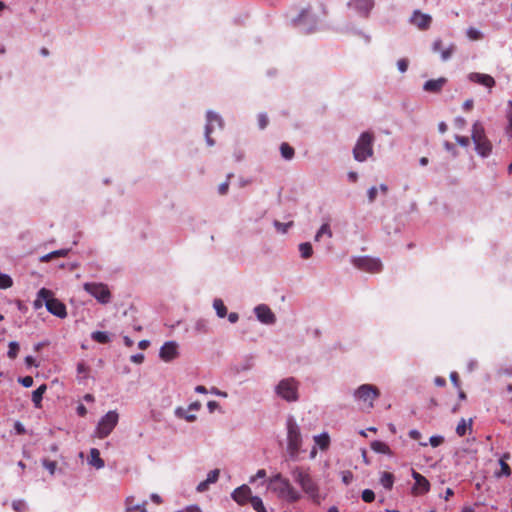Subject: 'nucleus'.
<instances>
[{
  "label": "nucleus",
  "instance_id": "obj_1",
  "mask_svg": "<svg viewBox=\"0 0 512 512\" xmlns=\"http://www.w3.org/2000/svg\"><path fill=\"white\" fill-rule=\"evenodd\" d=\"M290 474L300 487L301 492L314 504L319 505L324 500L325 496L321 494L319 481L311 473L309 467L295 466L291 469Z\"/></svg>",
  "mask_w": 512,
  "mask_h": 512
},
{
  "label": "nucleus",
  "instance_id": "obj_2",
  "mask_svg": "<svg viewBox=\"0 0 512 512\" xmlns=\"http://www.w3.org/2000/svg\"><path fill=\"white\" fill-rule=\"evenodd\" d=\"M268 489L275 493L280 500L288 503H296L302 498V493L281 473H276L268 479Z\"/></svg>",
  "mask_w": 512,
  "mask_h": 512
},
{
  "label": "nucleus",
  "instance_id": "obj_3",
  "mask_svg": "<svg viewBox=\"0 0 512 512\" xmlns=\"http://www.w3.org/2000/svg\"><path fill=\"white\" fill-rule=\"evenodd\" d=\"M471 138L475 145L476 152L481 157H487L492 152V143L485 134L484 126L481 122L476 121L472 126Z\"/></svg>",
  "mask_w": 512,
  "mask_h": 512
},
{
  "label": "nucleus",
  "instance_id": "obj_4",
  "mask_svg": "<svg viewBox=\"0 0 512 512\" xmlns=\"http://www.w3.org/2000/svg\"><path fill=\"white\" fill-rule=\"evenodd\" d=\"M374 135L371 132H363L358 138L353 149V157L356 161L363 162L373 155Z\"/></svg>",
  "mask_w": 512,
  "mask_h": 512
},
{
  "label": "nucleus",
  "instance_id": "obj_5",
  "mask_svg": "<svg viewBox=\"0 0 512 512\" xmlns=\"http://www.w3.org/2000/svg\"><path fill=\"white\" fill-rule=\"evenodd\" d=\"M39 296L45 300V306L52 315L61 319L67 316V309L65 304L59 299L55 298L51 290L41 288L39 290Z\"/></svg>",
  "mask_w": 512,
  "mask_h": 512
},
{
  "label": "nucleus",
  "instance_id": "obj_6",
  "mask_svg": "<svg viewBox=\"0 0 512 512\" xmlns=\"http://www.w3.org/2000/svg\"><path fill=\"white\" fill-rule=\"evenodd\" d=\"M298 388V381L293 377H289L281 380L278 383V385L275 388V392L282 399L288 402H295L299 398Z\"/></svg>",
  "mask_w": 512,
  "mask_h": 512
},
{
  "label": "nucleus",
  "instance_id": "obj_7",
  "mask_svg": "<svg viewBox=\"0 0 512 512\" xmlns=\"http://www.w3.org/2000/svg\"><path fill=\"white\" fill-rule=\"evenodd\" d=\"M287 449L292 457H295L302 445V436L299 426L293 418L287 420Z\"/></svg>",
  "mask_w": 512,
  "mask_h": 512
},
{
  "label": "nucleus",
  "instance_id": "obj_8",
  "mask_svg": "<svg viewBox=\"0 0 512 512\" xmlns=\"http://www.w3.org/2000/svg\"><path fill=\"white\" fill-rule=\"evenodd\" d=\"M379 389L371 384L361 385L354 393L356 399L362 401L366 409L374 407V401L379 397Z\"/></svg>",
  "mask_w": 512,
  "mask_h": 512
},
{
  "label": "nucleus",
  "instance_id": "obj_9",
  "mask_svg": "<svg viewBox=\"0 0 512 512\" xmlns=\"http://www.w3.org/2000/svg\"><path fill=\"white\" fill-rule=\"evenodd\" d=\"M83 288L101 304H108L111 301V292L104 283L87 282Z\"/></svg>",
  "mask_w": 512,
  "mask_h": 512
},
{
  "label": "nucleus",
  "instance_id": "obj_10",
  "mask_svg": "<svg viewBox=\"0 0 512 512\" xmlns=\"http://www.w3.org/2000/svg\"><path fill=\"white\" fill-rule=\"evenodd\" d=\"M119 420V415L116 411L107 412L98 422L96 434L99 438L107 437L115 428Z\"/></svg>",
  "mask_w": 512,
  "mask_h": 512
},
{
  "label": "nucleus",
  "instance_id": "obj_11",
  "mask_svg": "<svg viewBox=\"0 0 512 512\" xmlns=\"http://www.w3.org/2000/svg\"><path fill=\"white\" fill-rule=\"evenodd\" d=\"M353 264L360 270L369 273H378L382 270V262L378 258H372L368 256H362L355 258Z\"/></svg>",
  "mask_w": 512,
  "mask_h": 512
},
{
  "label": "nucleus",
  "instance_id": "obj_12",
  "mask_svg": "<svg viewBox=\"0 0 512 512\" xmlns=\"http://www.w3.org/2000/svg\"><path fill=\"white\" fill-rule=\"evenodd\" d=\"M222 119L219 115L209 111L207 113V123L205 127V137L206 142L209 146L214 145V140L211 138V133L213 132L214 128L217 126L218 128H222Z\"/></svg>",
  "mask_w": 512,
  "mask_h": 512
},
{
  "label": "nucleus",
  "instance_id": "obj_13",
  "mask_svg": "<svg viewBox=\"0 0 512 512\" xmlns=\"http://www.w3.org/2000/svg\"><path fill=\"white\" fill-rule=\"evenodd\" d=\"M348 6L360 16L367 18L375 6L374 0H350Z\"/></svg>",
  "mask_w": 512,
  "mask_h": 512
},
{
  "label": "nucleus",
  "instance_id": "obj_14",
  "mask_svg": "<svg viewBox=\"0 0 512 512\" xmlns=\"http://www.w3.org/2000/svg\"><path fill=\"white\" fill-rule=\"evenodd\" d=\"M410 23L419 30L425 31L430 28L432 17L429 14L422 13L420 10H414L410 18Z\"/></svg>",
  "mask_w": 512,
  "mask_h": 512
},
{
  "label": "nucleus",
  "instance_id": "obj_15",
  "mask_svg": "<svg viewBox=\"0 0 512 512\" xmlns=\"http://www.w3.org/2000/svg\"><path fill=\"white\" fill-rule=\"evenodd\" d=\"M455 50L456 46L454 43H450L447 47H444L443 41L440 38L435 39L432 43V51L434 53H439L442 61L449 60Z\"/></svg>",
  "mask_w": 512,
  "mask_h": 512
},
{
  "label": "nucleus",
  "instance_id": "obj_16",
  "mask_svg": "<svg viewBox=\"0 0 512 512\" xmlns=\"http://www.w3.org/2000/svg\"><path fill=\"white\" fill-rule=\"evenodd\" d=\"M412 477L415 480V484L412 488V492L415 495H423L426 494L430 489L429 481L420 473L412 470Z\"/></svg>",
  "mask_w": 512,
  "mask_h": 512
},
{
  "label": "nucleus",
  "instance_id": "obj_17",
  "mask_svg": "<svg viewBox=\"0 0 512 512\" xmlns=\"http://www.w3.org/2000/svg\"><path fill=\"white\" fill-rule=\"evenodd\" d=\"M231 497L237 504L243 506L247 504L253 496H251L250 487L244 484L236 488L232 492Z\"/></svg>",
  "mask_w": 512,
  "mask_h": 512
},
{
  "label": "nucleus",
  "instance_id": "obj_18",
  "mask_svg": "<svg viewBox=\"0 0 512 512\" xmlns=\"http://www.w3.org/2000/svg\"><path fill=\"white\" fill-rule=\"evenodd\" d=\"M159 356L165 362H169L175 359L178 356L177 343L174 341L164 343V345L160 348Z\"/></svg>",
  "mask_w": 512,
  "mask_h": 512
},
{
  "label": "nucleus",
  "instance_id": "obj_19",
  "mask_svg": "<svg viewBox=\"0 0 512 512\" xmlns=\"http://www.w3.org/2000/svg\"><path fill=\"white\" fill-rule=\"evenodd\" d=\"M255 314L258 320L264 324H273L276 321L274 313L267 305L260 304L255 307Z\"/></svg>",
  "mask_w": 512,
  "mask_h": 512
},
{
  "label": "nucleus",
  "instance_id": "obj_20",
  "mask_svg": "<svg viewBox=\"0 0 512 512\" xmlns=\"http://www.w3.org/2000/svg\"><path fill=\"white\" fill-rule=\"evenodd\" d=\"M469 79L472 81V82H475L477 84H480V85H483L487 88H492L495 86V80L492 76L488 75V74H483V73H471L469 75Z\"/></svg>",
  "mask_w": 512,
  "mask_h": 512
},
{
  "label": "nucleus",
  "instance_id": "obj_21",
  "mask_svg": "<svg viewBox=\"0 0 512 512\" xmlns=\"http://www.w3.org/2000/svg\"><path fill=\"white\" fill-rule=\"evenodd\" d=\"M446 82L447 79L444 77H440L438 79H431L424 83L423 89L429 93H439L443 89Z\"/></svg>",
  "mask_w": 512,
  "mask_h": 512
},
{
  "label": "nucleus",
  "instance_id": "obj_22",
  "mask_svg": "<svg viewBox=\"0 0 512 512\" xmlns=\"http://www.w3.org/2000/svg\"><path fill=\"white\" fill-rule=\"evenodd\" d=\"M299 24H315L318 21V18L311 13L310 8H306L301 11L297 20Z\"/></svg>",
  "mask_w": 512,
  "mask_h": 512
},
{
  "label": "nucleus",
  "instance_id": "obj_23",
  "mask_svg": "<svg viewBox=\"0 0 512 512\" xmlns=\"http://www.w3.org/2000/svg\"><path fill=\"white\" fill-rule=\"evenodd\" d=\"M89 464L95 467L96 469H101L104 467L105 463L103 459L100 457V452L98 449L92 448L90 450Z\"/></svg>",
  "mask_w": 512,
  "mask_h": 512
},
{
  "label": "nucleus",
  "instance_id": "obj_24",
  "mask_svg": "<svg viewBox=\"0 0 512 512\" xmlns=\"http://www.w3.org/2000/svg\"><path fill=\"white\" fill-rule=\"evenodd\" d=\"M46 390H47L46 384H42L35 391H33L32 401L36 408L41 407V401L43 398V394L46 392Z\"/></svg>",
  "mask_w": 512,
  "mask_h": 512
},
{
  "label": "nucleus",
  "instance_id": "obj_25",
  "mask_svg": "<svg viewBox=\"0 0 512 512\" xmlns=\"http://www.w3.org/2000/svg\"><path fill=\"white\" fill-rule=\"evenodd\" d=\"M315 443L319 446L321 450L328 449L330 445V437L327 433H322L320 435L314 436Z\"/></svg>",
  "mask_w": 512,
  "mask_h": 512
},
{
  "label": "nucleus",
  "instance_id": "obj_26",
  "mask_svg": "<svg viewBox=\"0 0 512 512\" xmlns=\"http://www.w3.org/2000/svg\"><path fill=\"white\" fill-rule=\"evenodd\" d=\"M380 483L385 489H392L394 484V475L390 472H383L380 477Z\"/></svg>",
  "mask_w": 512,
  "mask_h": 512
},
{
  "label": "nucleus",
  "instance_id": "obj_27",
  "mask_svg": "<svg viewBox=\"0 0 512 512\" xmlns=\"http://www.w3.org/2000/svg\"><path fill=\"white\" fill-rule=\"evenodd\" d=\"M68 252H69V250H67V249L55 250V251H53L51 253H48V254L42 256L40 258V260H41V262H48V261H50V260H52L54 258H59V257L67 256Z\"/></svg>",
  "mask_w": 512,
  "mask_h": 512
},
{
  "label": "nucleus",
  "instance_id": "obj_28",
  "mask_svg": "<svg viewBox=\"0 0 512 512\" xmlns=\"http://www.w3.org/2000/svg\"><path fill=\"white\" fill-rule=\"evenodd\" d=\"M371 449L377 453L390 454V447L382 441H373L371 443Z\"/></svg>",
  "mask_w": 512,
  "mask_h": 512
},
{
  "label": "nucleus",
  "instance_id": "obj_29",
  "mask_svg": "<svg viewBox=\"0 0 512 512\" xmlns=\"http://www.w3.org/2000/svg\"><path fill=\"white\" fill-rule=\"evenodd\" d=\"M280 152L284 159L291 160L294 157L295 151L288 143L284 142L280 146Z\"/></svg>",
  "mask_w": 512,
  "mask_h": 512
},
{
  "label": "nucleus",
  "instance_id": "obj_30",
  "mask_svg": "<svg viewBox=\"0 0 512 512\" xmlns=\"http://www.w3.org/2000/svg\"><path fill=\"white\" fill-rule=\"evenodd\" d=\"M213 307L216 310L217 316L219 318H224L227 315V308L221 299H215L213 302Z\"/></svg>",
  "mask_w": 512,
  "mask_h": 512
},
{
  "label": "nucleus",
  "instance_id": "obj_31",
  "mask_svg": "<svg viewBox=\"0 0 512 512\" xmlns=\"http://www.w3.org/2000/svg\"><path fill=\"white\" fill-rule=\"evenodd\" d=\"M508 458H509V455L508 454H504L503 457L500 459L501 470L497 474L498 476H506V477L510 476L511 469H510L509 465L506 462V460Z\"/></svg>",
  "mask_w": 512,
  "mask_h": 512
},
{
  "label": "nucleus",
  "instance_id": "obj_32",
  "mask_svg": "<svg viewBox=\"0 0 512 512\" xmlns=\"http://www.w3.org/2000/svg\"><path fill=\"white\" fill-rule=\"evenodd\" d=\"M89 372H90L89 366H87L83 361L79 362L77 364V374H78V378L80 380L87 379L89 376Z\"/></svg>",
  "mask_w": 512,
  "mask_h": 512
},
{
  "label": "nucleus",
  "instance_id": "obj_33",
  "mask_svg": "<svg viewBox=\"0 0 512 512\" xmlns=\"http://www.w3.org/2000/svg\"><path fill=\"white\" fill-rule=\"evenodd\" d=\"M91 338L101 344H106L110 341L109 335L103 331H95L91 334Z\"/></svg>",
  "mask_w": 512,
  "mask_h": 512
},
{
  "label": "nucleus",
  "instance_id": "obj_34",
  "mask_svg": "<svg viewBox=\"0 0 512 512\" xmlns=\"http://www.w3.org/2000/svg\"><path fill=\"white\" fill-rule=\"evenodd\" d=\"M299 251L301 253V257L304 259H308L312 256L313 249L309 242L301 243L299 245Z\"/></svg>",
  "mask_w": 512,
  "mask_h": 512
},
{
  "label": "nucleus",
  "instance_id": "obj_35",
  "mask_svg": "<svg viewBox=\"0 0 512 512\" xmlns=\"http://www.w3.org/2000/svg\"><path fill=\"white\" fill-rule=\"evenodd\" d=\"M326 234L329 238L332 237V231L330 229V226L328 223H324L320 229L318 230L316 236H315V240L316 241H319L320 238L322 237V235Z\"/></svg>",
  "mask_w": 512,
  "mask_h": 512
},
{
  "label": "nucleus",
  "instance_id": "obj_36",
  "mask_svg": "<svg viewBox=\"0 0 512 512\" xmlns=\"http://www.w3.org/2000/svg\"><path fill=\"white\" fill-rule=\"evenodd\" d=\"M9 349H8V352H7V356L10 358V359H15L19 353V350H20V347H19V344L17 342H10L9 343Z\"/></svg>",
  "mask_w": 512,
  "mask_h": 512
},
{
  "label": "nucleus",
  "instance_id": "obj_37",
  "mask_svg": "<svg viewBox=\"0 0 512 512\" xmlns=\"http://www.w3.org/2000/svg\"><path fill=\"white\" fill-rule=\"evenodd\" d=\"M466 34H467V37L472 41L480 40L483 37V34L479 30H477L473 27L468 28L466 31Z\"/></svg>",
  "mask_w": 512,
  "mask_h": 512
},
{
  "label": "nucleus",
  "instance_id": "obj_38",
  "mask_svg": "<svg viewBox=\"0 0 512 512\" xmlns=\"http://www.w3.org/2000/svg\"><path fill=\"white\" fill-rule=\"evenodd\" d=\"M13 285L11 277L7 274L0 273V288L7 289Z\"/></svg>",
  "mask_w": 512,
  "mask_h": 512
},
{
  "label": "nucleus",
  "instance_id": "obj_39",
  "mask_svg": "<svg viewBox=\"0 0 512 512\" xmlns=\"http://www.w3.org/2000/svg\"><path fill=\"white\" fill-rule=\"evenodd\" d=\"M12 508L15 512H27L28 508L24 500H14Z\"/></svg>",
  "mask_w": 512,
  "mask_h": 512
},
{
  "label": "nucleus",
  "instance_id": "obj_40",
  "mask_svg": "<svg viewBox=\"0 0 512 512\" xmlns=\"http://www.w3.org/2000/svg\"><path fill=\"white\" fill-rule=\"evenodd\" d=\"M507 120H508L507 134L509 137H512V100H510L508 102Z\"/></svg>",
  "mask_w": 512,
  "mask_h": 512
},
{
  "label": "nucleus",
  "instance_id": "obj_41",
  "mask_svg": "<svg viewBox=\"0 0 512 512\" xmlns=\"http://www.w3.org/2000/svg\"><path fill=\"white\" fill-rule=\"evenodd\" d=\"M362 500L366 503H371L375 500V493L370 489H365L362 491Z\"/></svg>",
  "mask_w": 512,
  "mask_h": 512
},
{
  "label": "nucleus",
  "instance_id": "obj_42",
  "mask_svg": "<svg viewBox=\"0 0 512 512\" xmlns=\"http://www.w3.org/2000/svg\"><path fill=\"white\" fill-rule=\"evenodd\" d=\"M252 505V507L254 508V510H256L257 512L262 509L264 506L263 504V501L260 497L258 496H253L250 501H249Z\"/></svg>",
  "mask_w": 512,
  "mask_h": 512
},
{
  "label": "nucleus",
  "instance_id": "obj_43",
  "mask_svg": "<svg viewBox=\"0 0 512 512\" xmlns=\"http://www.w3.org/2000/svg\"><path fill=\"white\" fill-rule=\"evenodd\" d=\"M467 429H468V425L465 421V419H461V421L458 423L457 427H456V433L462 437L466 434L467 432Z\"/></svg>",
  "mask_w": 512,
  "mask_h": 512
},
{
  "label": "nucleus",
  "instance_id": "obj_44",
  "mask_svg": "<svg viewBox=\"0 0 512 512\" xmlns=\"http://www.w3.org/2000/svg\"><path fill=\"white\" fill-rule=\"evenodd\" d=\"M43 466L49 471L51 475L55 473L57 463L55 461H51L49 459L43 460Z\"/></svg>",
  "mask_w": 512,
  "mask_h": 512
},
{
  "label": "nucleus",
  "instance_id": "obj_45",
  "mask_svg": "<svg viewBox=\"0 0 512 512\" xmlns=\"http://www.w3.org/2000/svg\"><path fill=\"white\" fill-rule=\"evenodd\" d=\"M219 475H220V470L219 469H214V470H211L208 475H207V482H209L210 484L212 483H215L217 482L218 478H219Z\"/></svg>",
  "mask_w": 512,
  "mask_h": 512
},
{
  "label": "nucleus",
  "instance_id": "obj_46",
  "mask_svg": "<svg viewBox=\"0 0 512 512\" xmlns=\"http://www.w3.org/2000/svg\"><path fill=\"white\" fill-rule=\"evenodd\" d=\"M292 225H293L292 221H290L288 223H281L279 221L274 222V226L276 227V229L282 233H286L288 228L291 227Z\"/></svg>",
  "mask_w": 512,
  "mask_h": 512
},
{
  "label": "nucleus",
  "instance_id": "obj_47",
  "mask_svg": "<svg viewBox=\"0 0 512 512\" xmlns=\"http://www.w3.org/2000/svg\"><path fill=\"white\" fill-rule=\"evenodd\" d=\"M195 329L200 333H207L208 332V326L207 322L204 320H199L196 322Z\"/></svg>",
  "mask_w": 512,
  "mask_h": 512
},
{
  "label": "nucleus",
  "instance_id": "obj_48",
  "mask_svg": "<svg viewBox=\"0 0 512 512\" xmlns=\"http://www.w3.org/2000/svg\"><path fill=\"white\" fill-rule=\"evenodd\" d=\"M231 176H232V175H231V174H229V175H228V179H227L224 183H222V184H220V185H219V187H218V192H219V194H220V195H225V194H227L228 189H229V179H230V177H231Z\"/></svg>",
  "mask_w": 512,
  "mask_h": 512
},
{
  "label": "nucleus",
  "instance_id": "obj_49",
  "mask_svg": "<svg viewBox=\"0 0 512 512\" xmlns=\"http://www.w3.org/2000/svg\"><path fill=\"white\" fill-rule=\"evenodd\" d=\"M268 122H269V120H268V117L266 114L262 113V114L258 115V125H259L260 129L266 128L268 125Z\"/></svg>",
  "mask_w": 512,
  "mask_h": 512
},
{
  "label": "nucleus",
  "instance_id": "obj_50",
  "mask_svg": "<svg viewBox=\"0 0 512 512\" xmlns=\"http://www.w3.org/2000/svg\"><path fill=\"white\" fill-rule=\"evenodd\" d=\"M431 446L438 447L444 442V438L442 436H432L429 439Z\"/></svg>",
  "mask_w": 512,
  "mask_h": 512
},
{
  "label": "nucleus",
  "instance_id": "obj_51",
  "mask_svg": "<svg viewBox=\"0 0 512 512\" xmlns=\"http://www.w3.org/2000/svg\"><path fill=\"white\" fill-rule=\"evenodd\" d=\"M24 387L29 388L33 385V378L31 376H25L18 380Z\"/></svg>",
  "mask_w": 512,
  "mask_h": 512
},
{
  "label": "nucleus",
  "instance_id": "obj_52",
  "mask_svg": "<svg viewBox=\"0 0 512 512\" xmlns=\"http://www.w3.org/2000/svg\"><path fill=\"white\" fill-rule=\"evenodd\" d=\"M455 140L462 147H467L469 145V143H470L469 138L466 137V136H459V135H457L455 137Z\"/></svg>",
  "mask_w": 512,
  "mask_h": 512
},
{
  "label": "nucleus",
  "instance_id": "obj_53",
  "mask_svg": "<svg viewBox=\"0 0 512 512\" xmlns=\"http://www.w3.org/2000/svg\"><path fill=\"white\" fill-rule=\"evenodd\" d=\"M397 66L400 72L404 73L408 69V60L407 59H399L397 61Z\"/></svg>",
  "mask_w": 512,
  "mask_h": 512
},
{
  "label": "nucleus",
  "instance_id": "obj_54",
  "mask_svg": "<svg viewBox=\"0 0 512 512\" xmlns=\"http://www.w3.org/2000/svg\"><path fill=\"white\" fill-rule=\"evenodd\" d=\"M377 188L375 186L371 187L369 190H368V200L369 202H373L375 201L376 197H377Z\"/></svg>",
  "mask_w": 512,
  "mask_h": 512
},
{
  "label": "nucleus",
  "instance_id": "obj_55",
  "mask_svg": "<svg viewBox=\"0 0 512 512\" xmlns=\"http://www.w3.org/2000/svg\"><path fill=\"white\" fill-rule=\"evenodd\" d=\"M43 305H45V300L39 296V292H38L37 298L33 302V307L35 309H40Z\"/></svg>",
  "mask_w": 512,
  "mask_h": 512
},
{
  "label": "nucleus",
  "instance_id": "obj_56",
  "mask_svg": "<svg viewBox=\"0 0 512 512\" xmlns=\"http://www.w3.org/2000/svg\"><path fill=\"white\" fill-rule=\"evenodd\" d=\"M209 485H210V483H209V482H207V480H204V481H202V482H200V483L198 484V486H197V491H198V492H205L206 490H208Z\"/></svg>",
  "mask_w": 512,
  "mask_h": 512
},
{
  "label": "nucleus",
  "instance_id": "obj_57",
  "mask_svg": "<svg viewBox=\"0 0 512 512\" xmlns=\"http://www.w3.org/2000/svg\"><path fill=\"white\" fill-rule=\"evenodd\" d=\"M176 512H202L201 509L199 508V506L197 505H191V506H188L186 507L185 509L183 510H179V511H176Z\"/></svg>",
  "mask_w": 512,
  "mask_h": 512
},
{
  "label": "nucleus",
  "instance_id": "obj_58",
  "mask_svg": "<svg viewBox=\"0 0 512 512\" xmlns=\"http://www.w3.org/2000/svg\"><path fill=\"white\" fill-rule=\"evenodd\" d=\"M450 379L452 381V383L456 386V387H459L460 386V380H459V375L457 372H452L450 374Z\"/></svg>",
  "mask_w": 512,
  "mask_h": 512
},
{
  "label": "nucleus",
  "instance_id": "obj_59",
  "mask_svg": "<svg viewBox=\"0 0 512 512\" xmlns=\"http://www.w3.org/2000/svg\"><path fill=\"white\" fill-rule=\"evenodd\" d=\"M178 415L185 418L188 422H193L196 420V416L193 414H182L180 410L177 411Z\"/></svg>",
  "mask_w": 512,
  "mask_h": 512
},
{
  "label": "nucleus",
  "instance_id": "obj_60",
  "mask_svg": "<svg viewBox=\"0 0 512 512\" xmlns=\"http://www.w3.org/2000/svg\"><path fill=\"white\" fill-rule=\"evenodd\" d=\"M143 360H144L143 354H136V355L131 356V361L134 363L140 364L143 362Z\"/></svg>",
  "mask_w": 512,
  "mask_h": 512
},
{
  "label": "nucleus",
  "instance_id": "obj_61",
  "mask_svg": "<svg viewBox=\"0 0 512 512\" xmlns=\"http://www.w3.org/2000/svg\"><path fill=\"white\" fill-rule=\"evenodd\" d=\"M266 476V471L264 469H260L257 471L256 475L251 478V482H254L258 478H264Z\"/></svg>",
  "mask_w": 512,
  "mask_h": 512
},
{
  "label": "nucleus",
  "instance_id": "obj_62",
  "mask_svg": "<svg viewBox=\"0 0 512 512\" xmlns=\"http://www.w3.org/2000/svg\"><path fill=\"white\" fill-rule=\"evenodd\" d=\"M409 436L414 440H419L421 438V433L414 429L409 432Z\"/></svg>",
  "mask_w": 512,
  "mask_h": 512
},
{
  "label": "nucleus",
  "instance_id": "obj_63",
  "mask_svg": "<svg viewBox=\"0 0 512 512\" xmlns=\"http://www.w3.org/2000/svg\"><path fill=\"white\" fill-rule=\"evenodd\" d=\"M239 319V316L236 312H231L229 315H228V320L231 322V323H236Z\"/></svg>",
  "mask_w": 512,
  "mask_h": 512
},
{
  "label": "nucleus",
  "instance_id": "obj_64",
  "mask_svg": "<svg viewBox=\"0 0 512 512\" xmlns=\"http://www.w3.org/2000/svg\"><path fill=\"white\" fill-rule=\"evenodd\" d=\"M434 383H435V385L442 387L446 384V380L443 377L438 376L434 379Z\"/></svg>",
  "mask_w": 512,
  "mask_h": 512
}]
</instances>
